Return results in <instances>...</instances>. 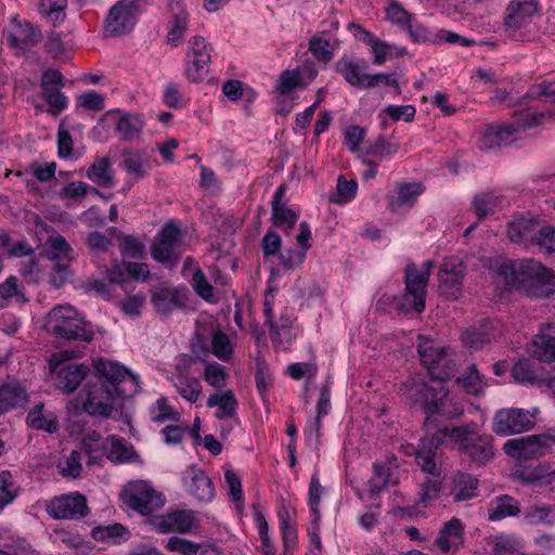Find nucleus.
Instances as JSON below:
<instances>
[{"label": "nucleus", "mask_w": 555, "mask_h": 555, "mask_svg": "<svg viewBox=\"0 0 555 555\" xmlns=\"http://www.w3.org/2000/svg\"><path fill=\"white\" fill-rule=\"evenodd\" d=\"M46 512L54 519H80L88 515L89 508L85 495L75 492L62 494L50 500Z\"/></svg>", "instance_id": "obj_14"}, {"label": "nucleus", "mask_w": 555, "mask_h": 555, "mask_svg": "<svg viewBox=\"0 0 555 555\" xmlns=\"http://www.w3.org/2000/svg\"><path fill=\"white\" fill-rule=\"evenodd\" d=\"M503 450L517 461L535 460L546 454L541 434L509 439L504 443Z\"/></svg>", "instance_id": "obj_17"}, {"label": "nucleus", "mask_w": 555, "mask_h": 555, "mask_svg": "<svg viewBox=\"0 0 555 555\" xmlns=\"http://www.w3.org/2000/svg\"><path fill=\"white\" fill-rule=\"evenodd\" d=\"M351 27L356 30L354 36L370 47L374 55L373 64L383 65L387 56L391 53L392 47L376 38L372 33L365 30L360 25L352 24Z\"/></svg>", "instance_id": "obj_29"}, {"label": "nucleus", "mask_w": 555, "mask_h": 555, "mask_svg": "<svg viewBox=\"0 0 555 555\" xmlns=\"http://www.w3.org/2000/svg\"><path fill=\"white\" fill-rule=\"evenodd\" d=\"M212 353L221 361H228L233 352L232 344L229 336L222 332L217 331L211 338Z\"/></svg>", "instance_id": "obj_52"}, {"label": "nucleus", "mask_w": 555, "mask_h": 555, "mask_svg": "<svg viewBox=\"0 0 555 555\" xmlns=\"http://www.w3.org/2000/svg\"><path fill=\"white\" fill-rule=\"evenodd\" d=\"M78 357L73 351L65 350L52 354L49 361L50 372L55 387L65 393L74 392L87 377L90 369L85 363H74L70 359Z\"/></svg>", "instance_id": "obj_7"}, {"label": "nucleus", "mask_w": 555, "mask_h": 555, "mask_svg": "<svg viewBox=\"0 0 555 555\" xmlns=\"http://www.w3.org/2000/svg\"><path fill=\"white\" fill-rule=\"evenodd\" d=\"M106 456L113 463H129L133 462L138 456L135 450L124 438L115 436L111 437V447L106 452Z\"/></svg>", "instance_id": "obj_36"}, {"label": "nucleus", "mask_w": 555, "mask_h": 555, "mask_svg": "<svg viewBox=\"0 0 555 555\" xmlns=\"http://www.w3.org/2000/svg\"><path fill=\"white\" fill-rule=\"evenodd\" d=\"M287 186L281 184L274 192L271 206H272V221L273 224L283 230H291L294 228L298 220V215L291 209L286 204L282 203L285 196Z\"/></svg>", "instance_id": "obj_22"}, {"label": "nucleus", "mask_w": 555, "mask_h": 555, "mask_svg": "<svg viewBox=\"0 0 555 555\" xmlns=\"http://www.w3.org/2000/svg\"><path fill=\"white\" fill-rule=\"evenodd\" d=\"M26 425L37 431L55 434L59 430V421L55 413L47 410L43 402L36 403L26 416Z\"/></svg>", "instance_id": "obj_24"}, {"label": "nucleus", "mask_w": 555, "mask_h": 555, "mask_svg": "<svg viewBox=\"0 0 555 555\" xmlns=\"http://www.w3.org/2000/svg\"><path fill=\"white\" fill-rule=\"evenodd\" d=\"M380 114H386L393 121L404 120L411 122L416 114V109L413 105H388Z\"/></svg>", "instance_id": "obj_62"}, {"label": "nucleus", "mask_w": 555, "mask_h": 555, "mask_svg": "<svg viewBox=\"0 0 555 555\" xmlns=\"http://www.w3.org/2000/svg\"><path fill=\"white\" fill-rule=\"evenodd\" d=\"M398 151L399 145L397 143L390 142L385 138H378L374 143L370 144L366 154L383 159L395 155Z\"/></svg>", "instance_id": "obj_59"}, {"label": "nucleus", "mask_w": 555, "mask_h": 555, "mask_svg": "<svg viewBox=\"0 0 555 555\" xmlns=\"http://www.w3.org/2000/svg\"><path fill=\"white\" fill-rule=\"evenodd\" d=\"M501 203L502 197L490 192H482L475 195L472 205L478 220H483L489 215L494 214Z\"/></svg>", "instance_id": "obj_38"}, {"label": "nucleus", "mask_w": 555, "mask_h": 555, "mask_svg": "<svg viewBox=\"0 0 555 555\" xmlns=\"http://www.w3.org/2000/svg\"><path fill=\"white\" fill-rule=\"evenodd\" d=\"M192 286L195 293L206 301L214 298V287L208 282L206 275L201 269L195 270L192 276Z\"/></svg>", "instance_id": "obj_60"}, {"label": "nucleus", "mask_w": 555, "mask_h": 555, "mask_svg": "<svg viewBox=\"0 0 555 555\" xmlns=\"http://www.w3.org/2000/svg\"><path fill=\"white\" fill-rule=\"evenodd\" d=\"M479 481L476 477L459 473L453 478V487L450 492L454 502L467 501L477 496Z\"/></svg>", "instance_id": "obj_31"}, {"label": "nucleus", "mask_w": 555, "mask_h": 555, "mask_svg": "<svg viewBox=\"0 0 555 555\" xmlns=\"http://www.w3.org/2000/svg\"><path fill=\"white\" fill-rule=\"evenodd\" d=\"M81 288L87 294H95L96 296L108 300L113 294V287L104 279H89L81 284Z\"/></svg>", "instance_id": "obj_58"}, {"label": "nucleus", "mask_w": 555, "mask_h": 555, "mask_svg": "<svg viewBox=\"0 0 555 555\" xmlns=\"http://www.w3.org/2000/svg\"><path fill=\"white\" fill-rule=\"evenodd\" d=\"M532 356L542 362L555 361V337L543 332L532 343Z\"/></svg>", "instance_id": "obj_37"}, {"label": "nucleus", "mask_w": 555, "mask_h": 555, "mask_svg": "<svg viewBox=\"0 0 555 555\" xmlns=\"http://www.w3.org/2000/svg\"><path fill=\"white\" fill-rule=\"evenodd\" d=\"M211 51V46L206 43L203 37L196 36L191 40L189 55L192 61L185 69V75L191 82H201L208 75Z\"/></svg>", "instance_id": "obj_16"}, {"label": "nucleus", "mask_w": 555, "mask_h": 555, "mask_svg": "<svg viewBox=\"0 0 555 555\" xmlns=\"http://www.w3.org/2000/svg\"><path fill=\"white\" fill-rule=\"evenodd\" d=\"M172 383L177 392L190 402H195L202 392L201 382L196 377L178 374L172 378Z\"/></svg>", "instance_id": "obj_39"}, {"label": "nucleus", "mask_w": 555, "mask_h": 555, "mask_svg": "<svg viewBox=\"0 0 555 555\" xmlns=\"http://www.w3.org/2000/svg\"><path fill=\"white\" fill-rule=\"evenodd\" d=\"M409 33L410 38L412 41L416 43L421 42H431L437 43L439 41V35L438 30H433L427 27H425L423 24L418 22H414L413 20L405 28Z\"/></svg>", "instance_id": "obj_51"}, {"label": "nucleus", "mask_w": 555, "mask_h": 555, "mask_svg": "<svg viewBox=\"0 0 555 555\" xmlns=\"http://www.w3.org/2000/svg\"><path fill=\"white\" fill-rule=\"evenodd\" d=\"M207 405L209 408L217 406L216 413L217 418L225 420L231 418L235 415L237 409V400L232 390H225L222 393L215 392L207 399Z\"/></svg>", "instance_id": "obj_34"}, {"label": "nucleus", "mask_w": 555, "mask_h": 555, "mask_svg": "<svg viewBox=\"0 0 555 555\" xmlns=\"http://www.w3.org/2000/svg\"><path fill=\"white\" fill-rule=\"evenodd\" d=\"M151 302L156 312L164 317L185 307L182 294L177 288L167 286L155 288L151 295Z\"/></svg>", "instance_id": "obj_21"}, {"label": "nucleus", "mask_w": 555, "mask_h": 555, "mask_svg": "<svg viewBox=\"0 0 555 555\" xmlns=\"http://www.w3.org/2000/svg\"><path fill=\"white\" fill-rule=\"evenodd\" d=\"M411 392L422 401L426 414L424 422L426 435L414 450L415 462L424 473L438 477L437 451L444 440L449 439V435L444 430H451L443 425V421L460 417L464 410L448 398V391L441 384L438 388H433L423 382L414 383Z\"/></svg>", "instance_id": "obj_1"}, {"label": "nucleus", "mask_w": 555, "mask_h": 555, "mask_svg": "<svg viewBox=\"0 0 555 555\" xmlns=\"http://www.w3.org/2000/svg\"><path fill=\"white\" fill-rule=\"evenodd\" d=\"M29 402V393L17 380L0 385V415L12 410L26 406Z\"/></svg>", "instance_id": "obj_20"}, {"label": "nucleus", "mask_w": 555, "mask_h": 555, "mask_svg": "<svg viewBox=\"0 0 555 555\" xmlns=\"http://www.w3.org/2000/svg\"><path fill=\"white\" fill-rule=\"evenodd\" d=\"M59 467L64 477H79L82 469L80 453L78 451H72L69 456L63 463H60Z\"/></svg>", "instance_id": "obj_64"}, {"label": "nucleus", "mask_w": 555, "mask_h": 555, "mask_svg": "<svg viewBox=\"0 0 555 555\" xmlns=\"http://www.w3.org/2000/svg\"><path fill=\"white\" fill-rule=\"evenodd\" d=\"M436 544L442 552L459 548L463 544V525L460 519L447 521L436 539Z\"/></svg>", "instance_id": "obj_28"}, {"label": "nucleus", "mask_w": 555, "mask_h": 555, "mask_svg": "<svg viewBox=\"0 0 555 555\" xmlns=\"http://www.w3.org/2000/svg\"><path fill=\"white\" fill-rule=\"evenodd\" d=\"M194 514L191 511H175L160 516L156 528L162 533H188L194 526Z\"/></svg>", "instance_id": "obj_23"}, {"label": "nucleus", "mask_w": 555, "mask_h": 555, "mask_svg": "<svg viewBox=\"0 0 555 555\" xmlns=\"http://www.w3.org/2000/svg\"><path fill=\"white\" fill-rule=\"evenodd\" d=\"M47 327L56 337L67 340L90 343L94 335L92 326L69 305L54 307L48 314Z\"/></svg>", "instance_id": "obj_5"}, {"label": "nucleus", "mask_w": 555, "mask_h": 555, "mask_svg": "<svg viewBox=\"0 0 555 555\" xmlns=\"http://www.w3.org/2000/svg\"><path fill=\"white\" fill-rule=\"evenodd\" d=\"M20 487L13 475L3 470L0 473V509L11 504L18 495Z\"/></svg>", "instance_id": "obj_48"}, {"label": "nucleus", "mask_w": 555, "mask_h": 555, "mask_svg": "<svg viewBox=\"0 0 555 555\" xmlns=\"http://www.w3.org/2000/svg\"><path fill=\"white\" fill-rule=\"evenodd\" d=\"M387 18L398 25L399 27L405 29L408 25L412 21V15L405 11L400 3L396 1L389 2L386 9Z\"/></svg>", "instance_id": "obj_61"}, {"label": "nucleus", "mask_w": 555, "mask_h": 555, "mask_svg": "<svg viewBox=\"0 0 555 555\" xmlns=\"http://www.w3.org/2000/svg\"><path fill=\"white\" fill-rule=\"evenodd\" d=\"M188 13L178 5V11L173 12L172 20L170 21V28L168 30L167 39L172 47L181 43L184 31L188 28Z\"/></svg>", "instance_id": "obj_47"}, {"label": "nucleus", "mask_w": 555, "mask_h": 555, "mask_svg": "<svg viewBox=\"0 0 555 555\" xmlns=\"http://www.w3.org/2000/svg\"><path fill=\"white\" fill-rule=\"evenodd\" d=\"M532 244L539 246L548 254L555 253V227H539L537 234L532 236Z\"/></svg>", "instance_id": "obj_54"}, {"label": "nucleus", "mask_w": 555, "mask_h": 555, "mask_svg": "<svg viewBox=\"0 0 555 555\" xmlns=\"http://www.w3.org/2000/svg\"><path fill=\"white\" fill-rule=\"evenodd\" d=\"M144 118L140 114H124L116 121L115 129L121 140L132 141L140 137L143 127Z\"/></svg>", "instance_id": "obj_33"}, {"label": "nucleus", "mask_w": 555, "mask_h": 555, "mask_svg": "<svg viewBox=\"0 0 555 555\" xmlns=\"http://www.w3.org/2000/svg\"><path fill=\"white\" fill-rule=\"evenodd\" d=\"M524 519L531 526L540 524L551 526L555 522V506L530 505L524 513Z\"/></svg>", "instance_id": "obj_40"}, {"label": "nucleus", "mask_w": 555, "mask_h": 555, "mask_svg": "<svg viewBox=\"0 0 555 555\" xmlns=\"http://www.w3.org/2000/svg\"><path fill=\"white\" fill-rule=\"evenodd\" d=\"M5 38L11 48L25 50L40 41L41 33L27 22H18Z\"/></svg>", "instance_id": "obj_25"}, {"label": "nucleus", "mask_w": 555, "mask_h": 555, "mask_svg": "<svg viewBox=\"0 0 555 555\" xmlns=\"http://www.w3.org/2000/svg\"><path fill=\"white\" fill-rule=\"evenodd\" d=\"M120 253L126 258L140 259L144 255L143 244L133 235L119 234Z\"/></svg>", "instance_id": "obj_50"}, {"label": "nucleus", "mask_w": 555, "mask_h": 555, "mask_svg": "<svg viewBox=\"0 0 555 555\" xmlns=\"http://www.w3.org/2000/svg\"><path fill=\"white\" fill-rule=\"evenodd\" d=\"M538 412L537 408L531 410L518 408L500 409L493 416L492 431L502 437L528 431L534 427Z\"/></svg>", "instance_id": "obj_10"}, {"label": "nucleus", "mask_w": 555, "mask_h": 555, "mask_svg": "<svg viewBox=\"0 0 555 555\" xmlns=\"http://www.w3.org/2000/svg\"><path fill=\"white\" fill-rule=\"evenodd\" d=\"M182 480L186 491L198 501L209 502L214 499L215 488L212 480L197 466H189L183 472Z\"/></svg>", "instance_id": "obj_19"}, {"label": "nucleus", "mask_w": 555, "mask_h": 555, "mask_svg": "<svg viewBox=\"0 0 555 555\" xmlns=\"http://www.w3.org/2000/svg\"><path fill=\"white\" fill-rule=\"evenodd\" d=\"M121 157L120 167L135 180H141L147 176L144 160L139 153L125 151Z\"/></svg>", "instance_id": "obj_42"}, {"label": "nucleus", "mask_w": 555, "mask_h": 555, "mask_svg": "<svg viewBox=\"0 0 555 555\" xmlns=\"http://www.w3.org/2000/svg\"><path fill=\"white\" fill-rule=\"evenodd\" d=\"M307 85L308 82L304 81V76L300 69H287L282 72L280 75L276 91L282 95H287L298 87H306Z\"/></svg>", "instance_id": "obj_49"}, {"label": "nucleus", "mask_w": 555, "mask_h": 555, "mask_svg": "<svg viewBox=\"0 0 555 555\" xmlns=\"http://www.w3.org/2000/svg\"><path fill=\"white\" fill-rule=\"evenodd\" d=\"M204 379L215 388H221L225 385L227 373L219 363H210L205 367Z\"/></svg>", "instance_id": "obj_63"}, {"label": "nucleus", "mask_w": 555, "mask_h": 555, "mask_svg": "<svg viewBox=\"0 0 555 555\" xmlns=\"http://www.w3.org/2000/svg\"><path fill=\"white\" fill-rule=\"evenodd\" d=\"M423 188L420 183H405L398 188L396 199L390 201L392 210L397 207H412L416 198L422 194Z\"/></svg>", "instance_id": "obj_43"}, {"label": "nucleus", "mask_w": 555, "mask_h": 555, "mask_svg": "<svg viewBox=\"0 0 555 555\" xmlns=\"http://www.w3.org/2000/svg\"><path fill=\"white\" fill-rule=\"evenodd\" d=\"M87 178L102 188L113 186L114 175L112 163L108 157L95 159L87 171Z\"/></svg>", "instance_id": "obj_35"}, {"label": "nucleus", "mask_w": 555, "mask_h": 555, "mask_svg": "<svg viewBox=\"0 0 555 555\" xmlns=\"http://www.w3.org/2000/svg\"><path fill=\"white\" fill-rule=\"evenodd\" d=\"M539 223L533 218H517L508 223L507 236L513 243L532 244V236L537 234Z\"/></svg>", "instance_id": "obj_30"}, {"label": "nucleus", "mask_w": 555, "mask_h": 555, "mask_svg": "<svg viewBox=\"0 0 555 555\" xmlns=\"http://www.w3.org/2000/svg\"><path fill=\"white\" fill-rule=\"evenodd\" d=\"M418 339L417 352L430 378L440 383L450 379L456 364L451 358L449 348L435 345L433 340L423 336Z\"/></svg>", "instance_id": "obj_8"}, {"label": "nucleus", "mask_w": 555, "mask_h": 555, "mask_svg": "<svg viewBox=\"0 0 555 555\" xmlns=\"http://www.w3.org/2000/svg\"><path fill=\"white\" fill-rule=\"evenodd\" d=\"M512 375L519 384L542 386L546 382L543 372L527 359L520 360L514 365Z\"/></svg>", "instance_id": "obj_32"}, {"label": "nucleus", "mask_w": 555, "mask_h": 555, "mask_svg": "<svg viewBox=\"0 0 555 555\" xmlns=\"http://www.w3.org/2000/svg\"><path fill=\"white\" fill-rule=\"evenodd\" d=\"M125 504L142 515H150L162 507L165 499L145 481L130 482L122 492Z\"/></svg>", "instance_id": "obj_11"}, {"label": "nucleus", "mask_w": 555, "mask_h": 555, "mask_svg": "<svg viewBox=\"0 0 555 555\" xmlns=\"http://www.w3.org/2000/svg\"><path fill=\"white\" fill-rule=\"evenodd\" d=\"M96 383H88L80 395L82 408L91 416L107 418L118 399L134 396L140 388L138 377L124 365L99 358L93 361Z\"/></svg>", "instance_id": "obj_2"}, {"label": "nucleus", "mask_w": 555, "mask_h": 555, "mask_svg": "<svg viewBox=\"0 0 555 555\" xmlns=\"http://www.w3.org/2000/svg\"><path fill=\"white\" fill-rule=\"evenodd\" d=\"M181 242L182 232L179 225L172 220L166 222L151 246L153 259L162 263L177 262Z\"/></svg>", "instance_id": "obj_12"}, {"label": "nucleus", "mask_w": 555, "mask_h": 555, "mask_svg": "<svg viewBox=\"0 0 555 555\" xmlns=\"http://www.w3.org/2000/svg\"><path fill=\"white\" fill-rule=\"evenodd\" d=\"M92 535L98 541L120 543L128 539L129 531L120 524H112L105 527L94 528Z\"/></svg>", "instance_id": "obj_45"}, {"label": "nucleus", "mask_w": 555, "mask_h": 555, "mask_svg": "<svg viewBox=\"0 0 555 555\" xmlns=\"http://www.w3.org/2000/svg\"><path fill=\"white\" fill-rule=\"evenodd\" d=\"M366 63L354 59L341 57L336 62V70L339 73L347 83L357 88L365 87Z\"/></svg>", "instance_id": "obj_26"}, {"label": "nucleus", "mask_w": 555, "mask_h": 555, "mask_svg": "<svg viewBox=\"0 0 555 555\" xmlns=\"http://www.w3.org/2000/svg\"><path fill=\"white\" fill-rule=\"evenodd\" d=\"M453 447L469 462L486 466L495 455L494 439L489 434H479L470 425L451 427L446 431Z\"/></svg>", "instance_id": "obj_4"}, {"label": "nucleus", "mask_w": 555, "mask_h": 555, "mask_svg": "<svg viewBox=\"0 0 555 555\" xmlns=\"http://www.w3.org/2000/svg\"><path fill=\"white\" fill-rule=\"evenodd\" d=\"M494 338V334L489 331L488 324L480 328H470L462 334L463 344L469 349H480Z\"/></svg>", "instance_id": "obj_46"}, {"label": "nucleus", "mask_w": 555, "mask_h": 555, "mask_svg": "<svg viewBox=\"0 0 555 555\" xmlns=\"http://www.w3.org/2000/svg\"><path fill=\"white\" fill-rule=\"evenodd\" d=\"M165 546L168 551L180 555H197L201 550L199 544L179 537H170Z\"/></svg>", "instance_id": "obj_55"}, {"label": "nucleus", "mask_w": 555, "mask_h": 555, "mask_svg": "<svg viewBox=\"0 0 555 555\" xmlns=\"http://www.w3.org/2000/svg\"><path fill=\"white\" fill-rule=\"evenodd\" d=\"M69 261H52L49 283L54 288L62 287L70 278Z\"/></svg>", "instance_id": "obj_56"}, {"label": "nucleus", "mask_w": 555, "mask_h": 555, "mask_svg": "<svg viewBox=\"0 0 555 555\" xmlns=\"http://www.w3.org/2000/svg\"><path fill=\"white\" fill-rule=\"evenodd\" d=\"M538 11L537 0H512L505 11L504 28L514 40H529L532 17Z\"/></svg>", "instance_id": "obj_9"}, {"label": "nucleus", "mask_w": 555, "mask_h": 555, "mask_svg": "<svg viewBox=\"0 0 555 555\" xmlns=\"http://www.w3.org/2000/svg\"><path fill=\"white\" fill-rule=\"evenodd\" d=\"M434 267L433 260L423 263V270L418 271L415 264H409L405 269V294L395 297L396 308L403 312H422L425 309L426 286Z\"/></svg>", "instance_id": "obj_6"}, {"label": "nucleus", "mask_w": 555, "mask_h": 555, "mask_svg": "<svg viewBox=\"0 0 555 555\" xmlns=\"http://www.w3.org/2000/svg\"><path fill=\"white\" fill-rule=\"evenodd\" d=\"M519 502L508 494H502L491 500L488 507V520L500 521L506 517L518 516Z\"/></svg>", "instance_id": "obj_27"}, {"label": "nucleus", "mask_w": 555, "mask_h": 555, "mask_svg": "<svg viewBox=\"0 0 555 555\" xmlns=\"http://www.w3.org/2000/svg\"><path fill=\"white\" fill-rule=\"evenodd\" d=\"M48 258L51 261H70L73 259V248L62 236H51L47 243Z\"/></svg>", "instance_id": "obj_44"}, {"label": "nucleus", "mask_w": 555, "mask_h": 555, "mask_svg": "<svg viewBox=\"0 0 555 555\" xmlns=\"http://www.w3.org/2000/svg\"><path fill=\"white\" fill-rule=\"evenodd\" d=\"M373 477L367 481L366 488L370 496L376 498L389 485L391 470L390 467L375 463L373 465Z\"/></svg>", "instance_id": "obj_41"}, {"label": "nucleus", "mask_w": 555, "mask_h": 555, "mask_svg": "<svg viewBox=\"0 0 555 555\" xmlns=\"http://www.w3.org/2000/svg\"><path fill=\"white\" fill-rule=\"evenodd\" d=\"M545 118L544 113H537L533 111H526L520 113L519 117L507 125L495 126L498 132V140L500 146H507L512 144L521 131L533 128L543 122Z\"/></svg>", "instance_id": "obj_18"}, {"label": "nucleus", "mask_w": 555, "mask_h": 555, "mask_svg": "<svg viewBox=\"0 0 555 555\" xmlns=\"http://www.w3.org/2000/svg\"><path fill=\"white\" fill-rule=\"evenodd\" d=\"M465 267L460 260L444 259L439 269V292L447 299L455 300L462 292Z\"/></svg>", "instance_id": "obj_15"}, {"label": "nucleus", "mask_w": 555, "mask_h": 555, "mask_svg": "<svg viewBox=\"0 0 555 555\" xmlns=\"http://www.w3.org/2000/svg\"><path fill=\"white\" fill-rule=\"evenodd\" d=\"M358 184L356 180H346L344 176H339L337 178L336 191L337 194L335 197H331V202L336 204H345L350 202L357 194Z\"/></svg>", "instance_id": "obj_53"}, {"label": "nucleus", "mask_w": 555, "mask_h": 555, "mask_svg": "<svg viewBox=\"0 0 555 555\" xmlns=\"http://www.w3.org/2000/svg\"><path fill=\"white\" fill-rule=\"evenodd\" d=\"M152 421L163 423L167 420L178 421L179 413L176 412L167 402L166 398H159L151 408Z\"/></svg>", "instance_id": "obj_57"}, {"label": "nucleus", "mask_w": 555, "mask_h": 555, "mask_svg": "<svg viewBox=\"0 0 555 555\" xmlns=\"http://www.w3.org/2000/svg\"><path fill=\"white\" fill-rule=\"evenodd\" d=\"M66 79L64 75L55 68H47L40 78L42 98L49 105V112L57 115L63 112L67 105V96L62 92Z\"/></svg>", "instance_id": "obj_13"}, {"label": "nucleus", "mask_w": 555, "mask_h": 555, "mask_svg": "<svg viewBox=\"0 0 555 555\" xmlns=\"http://www.w3.org/2000/svg\"><path fill=\"white\" fill-rule=\"evenodd\" d=\"M496 273L507 284L521 287L531 297L545 298L555 293V273L534 259L505 260Z\"/></svg>", "instance_id": "obj_3"}]
</instances>
